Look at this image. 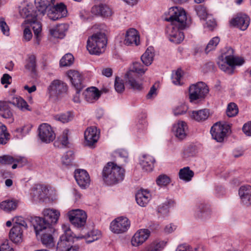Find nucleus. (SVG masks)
<instances>
[{
  "label": "nucleus",
  "instance_id": "nucleus-46",
  "mask_svg": "<svg viewBox=\"0 0 251 251\" xmlns=\"http://www.w3.org/2000/svg\"><path fill=\"white\" fill-rule=\"evenodd\" d=\"M74 56L71 53L66 54L60 60V65L62 67L70 66L73 63Z\"/></svg>",
  "mask_w": 251,
  "mask_h": 251
},
{
  "label": "nucleus",
  "instance_id": "nucleus-43",
  "mask_svg": "<svg viewBox=\"0 0 251 251\" xmlns=\"http://www.w3.org/2000/svg\"><path fill=\"white\" fill-rule=\"evenodd\" d=\"M53 11H55L62 18L66 17L67 14V10L66 6L63 3H60L52 7Z\"/></svg>",
  "mask_w": 251,
  "mask_h": 251
},
{
  "label": "nucleus",
  "instance_id": "nucleus-55",
  "mask_svg": "<svg viewBox=\"0 0 251 251\" xmlns=\"http://www.w3.org/2000/svg\"><path fill=\"white\" fill-rule=\"evenodd\" d=\"M36 68V59L34 55L29 57L27 63L25 65V68L32 72H35Z\"/></svg>",
  "mask_w": 251,
  "mask_h": 251
},
{
  "label": "nucleus",
  "instance_id": "nucleus-14",
  "mask_svg": "<svg viewBox=\"0 0 251 251\" xmlns=\"http://www.w3.org/2000/svg\"><path fill=\"white\" fill-rule=\"evenodd\" d=\"M85 144L93 147L99 138V132L95 126L88 127L84 132Z\"/></svg>",
  "mask_w": 251,
  "mask_h": 251
},
{
  "label": "nucleus",
  "instance_id": "nucleus-1",
  "mask_svg": "<svg viewBox=\"0 0 251 251\" xmlns=\"http://www.w3.org/2000/svg\"><path fill=\"white\" fill-rule=\"evenodd\" d=\"M170 16L166 20L171 22L166 28V33L169 36V31L176 34L186 26L187 19L185 11L181 8L173 7L169 11Z\"/></svg>",
  "mask_w": 251,
  "mask_h": 251
},
{
  "label": "nucleus",
  "instance_id": "nucleus-39",
  "mask_svg": "<svg viewBox=\"0 0 251 251\" xmlns=\"http://www.w3.org/2000/svg\"><path fill=\"white\" fill-rule=\"evenodd\" d=\"M74 158L75 155L74 152L72 151H69L62 156L61 162L62 164L64 166H73L75 165Z\"/></svg>",
  "mask_w": 251,
  "mask_h": 251
},
{
  "label": "nucleus",
  "instance_id": "nucleus-40",
  "mask_svg": "<svg viewBox=\"0 0 251 251\" xmlns=\"http://www.w3.org/2000/svg\"><path fill=\"white\" fill-rule=\"evenodd\" d=\"M66 27L65 24L57 25L55 28L50 30V34L55 38H62L64 36Z\"/></svg>",
  "mask_w": 251,
  "mask_h": 251
},
{
  "label": "nucleus",
  "instance_id": "nucleus-10",
  "mask_svg": "<svg viewBox=\"0 0 251 251\" xmlns=\"http://www.w3.org/2000/svg\"><path fill=\"white\" fill-rule=\"evenodd\" d=\"M130 225V222L126 217H120L111 223L110 229L115 233H123L128 230Z\"/></svg>",
  "mask_w": 251,
  "mask_h": 251
},
{
  "label": "nucleus",
  "instance_id": "nucleus-47",
  "mask_svg": "<svg viewBox=\"0 0 251 251\" xmlns=\"http://www.w3.org/2000/svg\"><path fill=\"white\" fill-rule=\"evenodd\" d=\"M184 36L183 32L181 31L178 32L176 34H173L169 31V39L172 42L176 44H179L184 39Z\"/></svg>",
  "mask_w": 251,
  "mask_h": 251
},
{
  "label": "nucleus",
  "instance_id": "nucleus-9",
  "mask_svg": "<svg viewBox=\"0 0 251 251\" xmlns=\"http://www.w3.org/2000/svg\"><path fill=\"white\" fill-rule=\"evenodd\" d=\"M68 216L70 222L75 227H81L86 224L87 215L82 210H72L68 213Z\"/></svg>",
  "mask_w": 251,
  "mask_h": 251
},
{
  "label": "nucleus",
  "instance_id": "nucleus-49",
  "mask_svg": "<svg viewBox=\"0 0 251 251\" xmlns=\"http://www.w3.org/2000/svg\"><path fill=\"white\" fill-rule=\"evenodd\" d=\"M156 184L159 186H165L168 185L170 182V178L166 175H159L156 179Z\"/></svg>",
  "mask_w": 251,
  "mask_h": 251
},
{
  "label": "nucleus",
  "instance_id": "nucleus-35",
  "mask_svg": "<svg viewBox=\"0 0 251 251\" xmlns=\"http://www.w3.org/2000/svg\"><path fill=\"white\" fill-rule=\"evenodd\" d=\"M18 206V202L14 200H7L0 203L1 209L6 212L15 210Z\"/></svg>",
  "mask_w": 251,
  "mask_h": 251
},
{
  "label": "nucleus",
  "instance_id": "nucleus-57",
  "mask_svg": "<svg viewBox=\"0 0 251 251\" xmlns=\"http://www.w3.org/2000/svg\"><path fill=\"white\" fill-rule=\"evenodd\" d=\"M115 89L118 93H122L125 90V86L123 81L119 77H116L115 80Z\"/></svg>",
  "mask_w": 251,
  "mask_h": 251
},
{
  "label": "nucleus",
  "instance_id": "nucleus-54",
  "mask_svg": "<svg viewBox=\"0 0 251 251\" xmlns=\"http://www.w3.org/2000/svg\"><path fill=\"white\" fill-rule=\"evenodd\" d=\"M182 77V71L178 69L175 73L172 74V79L173 83L175 85H181L180 79Z\"/></svg>",
  "mask_w": 251,
  "mask_h": 251
},
{
  "label": "nucleus",
  "instance_id": "nucleus-28",
  "mask_svg": "<svg viewBox=\"0 0 251 251\" xmlns=\"http://www.w3.org/2000/svg\"><path fill=\"white\" fill-rule=\"evenodd\" d=\"M10 102L0 101V116L5 119L10 120V122H13L14 119L13 113L10 109Z\"/></svg>",
  "mask_w": 251,
  "mask_h": 251
},
{
  "label": "nucleus",
  "instance_id": "nucleus-34",
  "mask_svg": "<svg viewBox=\"0 0 251 251\" xmlns=\"http://www.w3.org/2000/svg\"><path fill=\"white\" fill-rule=\"evenodd\" d=\"M154 56V50L152 47H149L145 52L141 56L142 62L146 66H150L152 62Z\"/></svg>",
  "mask_w": 251,
  "mask_h": 251
},
{
  "label": "nucleus",
  "instance_id": "nucleus-13",
  "mask_svg": "<svg viewBox=\"0 0 251 251\" xmlns=\"http://www.w3.org/2000/svg\"><path fill=\"white\" fill-rule=\"evenodd\" d=\"M54 232L52 227L46 228L39 234H41V241L42 244L48 249H52L55 246V241L52 234ZM38 235V234H37Z\"/></svg>",
  "mask_w": 251,
  "mask_h": 251
},
{
  "label": "nucleus",
  "instance_id": "nucleus-30",
  "mask_svg": "<svg viewBox=\"0 0 251 251\" xmlns=\"http://www.w3.org/2000/svg\"><path fill=\"white\" fill-rule=\"evenodd\" d=\"M154 162L155 160L152 156L144 155L140 159V164L143 170L150 172L152 171Z\"/></svg>",
  "mask_w": 251,
  "mask_h": 251
},
{
  "label": "nucleus",
  "instance_id": "nucleus-62",
  "mask_svg": "<svg viewBox=\"0 0 251 251\" xmlns=\"http://www.w3.org/2000/svg\"><path fill=\"white\" fill-rule=\"evenodd\" d=\"M48 15L49 18L53 21H56L62 18V17L58 14H57L55 11H53V9L52 8L48 11Z\"/></svg>",
  "mask_w": 251,
  "mask_h": 251
},
{
  "label": "nucleus",
  "instance_id": "nucleus-19",
  "mask_svg": "<svg viewBox=\"0 0 251 251\" xmlns=\"http://www.w3.org/2000/svg\"><path fill=\"white\" fill-rule=\"evenodd\" d=\"M137 75L132 71H128L126 75V83L134 91H141L143 89L142 83L136 79Z\"/></svg>",
  "mask_w": 251,
  "mask_h": 251
},
{
  "label": "nucleus",
  "instance_id": "nucleus-36",
  "mask_svg": "<svg viewBox=\"0 0 251 251\" xmlns=\"http://www.w3.org/2000/svg\"><path fill=\"white\" fill-rule=\"evenodd\" d=\"M10 102L22 111H31L29 106L26 101L21 97L13 98Z\"/></svg>",
  "mask_w": 251,
  "mask_h": 251
},
{
  "label": "nucleus",
  "instance_id": "nucleus-11",
  "mask_svg": "<svg viewBox=\"0 0 251 251\" xmlns=\"http://www.w3.org/2000/svg\"><path fill=\"white\" fill-rule=\"evenodd\" d=\"M229 130L230 126L228 125H221L217 123L211 127V134L214 140L222 142Z\"/></svg>",
  "mask_w": 251,
  "mask_h": 251
},
{
  "label": "nucleus",
  "instance_id": "nucleus-7",
  "mask_svg": "<svg viewBox=\"0 0 251 251\" xmlns=\"http://www.w3.org/2000/svg\"><path fill=\"white\" fill-rule=\"evenodd\" d=\"M209 92L207 86L203 82H199L189 87V99L191 102L204 98Z\"/></svg>",
  "mask_w": 251,
  "mask_h": 251
},
{
  "label": "nucleus",
  "instance_id": "nucleus-20",
  "mask_svg": "<svg viewBox=\"0 0 251 251\" xmlns=\"http://www.w3.org/2000/svg\"><path fill=\"white\" fill-rule=\"evenodd\" d=\"M150 231L148 229H142L137 231L131 239L133 246H139L145 242L150 235Z\"/></svg>",
  "mask_w": 251,
  "mask_h": 251
},
{
  "label": "nucleus",
  "instance_id": "nucleus-56",
  "mask_svg": "<svg viewBox=\"0 0 251 251\" xmlns=\"http://www.w3.org/2000/svg\"><path fill=\"white\" fill-rule=\"evenodd\" d=\"M147 70L146 68H144L140 63L135 62L133 64L132 69L129 71H132L139 74H144Z\"/></svg>",
  "mask_w": 251,
  "mask_h": 251
},
{
  "label": "nucleus",
  "instance_id": "nucleus-61",
  "mask_svg": "<svg viewBox=\"0 0 251 251\" xmlns=\"http://www.w3.org/2000/svg\"><path fill=\"white\" fill-rule=\"evenodd\" d=\"M32 37V32L28 27H25L24 30V39L26 41H29Z\"/></svg>",
  "mask_w": 251,
  "mask_h": 251
},
{
  "label": "nucleus",
  "instance_id": "nucleus-18",
  "mask_svg": "<svg viewBox=\"0 0 251 251\" xmlns=\"http://www.w3.org/2000/svg\"><path fill=\"white\" fill-rule=\"evenodd\" d=\"M172 130L177 138L183 140L187 135L188 128L185 122L178 121L174 125Z\"/></svg>",
  "mask_w": 251,
  "mask_h": 251
},
{
  "label": "nucleus",
  "instance_id": "nucleus-29",
  "mask_svg": "<svg viewBox=\"0 0 251 251\" xmlns=\"http://www.w3.org/2000/svg\"><path fill=\"white\" fill-rule=\"evenodd\" d=\"M23 229L18 226H13L9 232L10 240L15 243H19L23 241Z\"/></svg>",
  "mask_w": 251,
  "mask_h": 251
},
{
  "label": "nucleus",
  "instance_id": "nucleus-33",
  "mask_svg": "<svg viewBox=\"0 0 251 251\" xmlns=\"http://www.w3.org/2000/svg\"><path fill=\"white\" fill-rule=\"evenodd\" d=\"M211 213L209 208L201 204L196 211L195 217L199 219L206 220L210 217Z\"/></svg>",
  "mask_w": 251,
  "mask_h": 251
},
{
  "label": "nucleus",
  "instance_id": "nucleus-4",
  "mask_svg": "<svg viewBox=\"0 0 251 251\" xmlns=\"http://www.w3.org/2000/svg\"><path fill=\"white\" fill-rule=\"evenodd\" d=\"M44 218H35L34 229L36 233L39 234L43 229L52 227L51 225L56 224L60 216L58 210L53 209H46L43 211Z\"/></svg>",
  "mask_w": 251,
  "mask_h": 251
},
{
  "label": "nucleus",
  "instance_id": "nucleus-22",
  "mask_svg": "<svg viewBox=\"0 0 251 251\" xmlns=\"http://www.w3.org/2000/svg\"><path fill=\"white\" fill-rule=\"evenodd\" d=\"M238 192L243 204L246 206L250 205L251 204V186H242Z\"/></svg>",
  "mask_w": 251,
  "mask_h": 251
},
{
  "label": "nucleus",
  "instance_id": "nucleus-53",
  "mask_svg": "<svg viewBox=\"0 0 251 251\" xmlns=\"http://www.w3.org/2000/svg\"><path fill=\"white\" fill-rule=\"evenodd\" d=\"M195 10L197 15L201 19L205 20L206 17L208 16L206 8L203 5H199L196 6Z\"/></svg>",
  "mask_w": 251,
  "mask_h": 251
},
{
  "label": "nucleus",
  "instance_id": "nucleus-31",
  "mask_svg": "<svg viewBox=\"0 0 251 251\" xmlns=\"http://www.w3.org/2000/svg\"><path fill=\"white\" fill-rule=\"evenodd\" d=\"M13 162H24L23 157L19 156H12L9 155H4L0 156V165H9L12 164Z\"/></svg>",
  "mask_w": 251,
  "mask_h": 251
},
{
  "label": "nucleus",
  "instance_id": "nucleus-25",
  "mask_svg": "<svg viewBox=\"0 0 251 251\" xmlns=\"http://www.w3.org/2000/svg\"><path fill=\"white\" fill-rule=\"evenodd\" d=\"M91 12L95 15L103 17H110L113 14L112 9L107 5L104 4L94 6L91 9Z\"/></svg>",
  "mask_w": 251,
  "mask_h": 251
},
{
  "label": "nucleus",
  "instance_id": "nucleus-51",
  "mask_svg": "<svg viewBox=\"0 0 251 251\" xmlns=\"http://www.w3.org/2000/svg\"><path fill=\"white\" fill-rule=\"evenodd\" d=\"M220 42V38L218 37H215L210 40L205 48V52L208 53L211 50L215 49Z\"/></svg>",
  "mask_w": 251,
  "mask_h": 251
},
{
  "label": "nucleus",
  "instance_id": "nucleus-38",
  "mask_svg": "<svg viewBox=\"0 0 251 251\" xmlns=\"http://www.w3.org/2000/svg\"><path fill=\"white\" fill-rule=\"evenodd\" d=\"M179 177L185 181H190L194 176V172L188 167L181 169L179 172Z\"/></svg>",
  "mask_w": 251,
  "mask_h": 251
},
{
  "label": "nucleus",
  "instance_id": "nucleus-26",
  "mask_svg": "<svg viewBox=\"0 0 251 251\" xmlns=\"http://www.w3.org/2000/svg\"><path fill=\"white\" fill-rule=\"evenodd\" d=\"M32 198L34 201L43 202L47 198V189L43 186H37L36 188L32 189Z\"/></svg>",
  "mask_w": 251,
  "mask_h": 251
},
{
  "label": "nucleus",
  "instance_id": "nucleus-58",
  "mask_svg": "<svg viewBox=\"0 0 251 251\" xmlns=\"http://www.w3.org/2000/svg\"><path fill=\"white\" fill-rule=\"evenodd\" d=\"M187 110V106L185 104H181L176 107L173 111L175 115H179L185 113Z\"/></svg>",
  "mask_w": 251,
  "mask_h": 251
},
{
  "label": "nucleus",
  "instance_id": "nucleus-15",
  "mask_svg": "<svg viewBox=\"0 0 251 251\" xmlns=\"http://www.w3.org/2000/svg\"><path fill=\"white\" fill-rule=\"evenodd\" d=\"M67 75L75 90H82L85 87L82 76L79 72L71 70L68 71Z\"/></svg>",
  "mask_w": 251,
  "mask_h": 251
},
{
  "label": "nucleus",
  "instance_id": "nucleus-44",
  "mask_svg": "<svg viewBox=\"0 0 251 251\" xmlns=\"http://www.w3.org/2000/svg\"><path fill=\"white\" fill-rule=\"evenodd\" d=\"M238 113V108L237 104L234 102L228 104L226 113L228 117H232L235 116Z\"/></svg>",
  "mask_w": 251,
  "mask_h": 251
},
{
  "label": "nucleus",
  "instance_id": "nucleus-60",
  "mask_svg": "<svg viewBox=\"0 0 251 251\" xmlns=\"http://www.w3.org/2000/svg\"><path fill=\"white\" fill-rule=\"evenodd\" d=\"M0 29L3 34L8 36L9 33V27L2 18H0Z\"/></svg>",
  "mask_w": 251,
  "mask_h": 251
},
{
  "label": "nucleus",
  "instance_id": "nucleus-23",
  "mask_svg": "<svg viewBox=\"0 0 251 251\" xmlns=\"http://www.w3.org/2000/svg\"><path fill=\"white\" fill-rule=\"evenodd\" d=\"M140 43V38L137 30L130 28L126 31L124 44L127 46L135 45L138 46Z\"/></svg>",
  "mask_w": 251,
  "mask_h": 251
},
{
  "label": "nucleus",
  "instance_id": "nucleus-2",
  "mask_svg": "<svg viewBox=\"0 0 251 251\" xmlns=\"http://www.w3.org/2000/svg\"><path fill=\"white\" fill-rule=\"evenodd\" d=\"M244 62L241 57L234 56L233 50L228 48L226 52L219 57L217 64L221 70L230 75L234 73L236 66L242 65Z\"/></svg>",
  "mask_w": 251,
  "mask_h": 251
},
{
  "label": "nucleus",
  "instance_id": "nucleus-37",
  "mask_svg": "<svg viewBox=\"0 0 251 251\" xmlns=\"http://www.w3.org/2000/svg\"><path fill=\"white\" fill-rule=\"evenodd\" d=\"M209 115V110L206 109H204L198 111H193L191 114V117L195 120L199 122L207 119Z\"/></svg>",
  "mask_w": 251,
  "mask_h": 251
},
{
  "label": "nucleus",
  "instance_id": "nucleus-17",
  "mask_svg": "<svg viewBox=\"0 0 251 251\" xmlns=\"http://www.w3.org/2000/svg\"><path fill=\"white\" fill-rule=\"evenodd\" d=\"M250 18L246 14H240L230 21V24L242 30H246L249 25Z\"/></svg>",
  "mask_w": 251,
  "mask_h": 251
},
{
  "label": "nucleus",
  "instance_id": "nucleus-24",
  "mask_svg": "<svg viewBox=\"0 0 251 251\" xmlns=\"http://www.w3.org/2000/svg\"><path fill=\"white\" fill-rule=\"evenodd\" d=\"M83 95L88 102L93 103L99 99L101 93L96 87H93L86 89Z\"/></svg>",
  "mask_w": 251,
  "mask_h": 251
},
{
  "label": "nucleus",
  "instance_id": "nucleus-6",
  "mask_svg": "<svg viewBox=\"0 0 251 251\" xmlns=\"http://www.w3.org/2000/svg\"><path fill=\"white\" fill-rule=\"evenodd\" d=\"M64 233L60 237L57 243L56 251H64L72 246L71 243L74 237L76 238L74 233L71 231L67 225H62Z\"/></svg>",
  "mask_w": 251,
  "mask_h": 251
},
{
  "label": "nucleus",
  "instance_id": "nucleus-5",
  "mask_svg": "<svg viewBox=\"0 0 251 251\" xmlns=\"http://www.w3.org/2000/svg\"><path fill=\"white\" fill-rule=\"evenodd\" d=\"M106 45L105 34L104 33L98 32L88 38L87 49L90 53L99 55L104 52Z\"/></svg>",
  "mask_w": 251,
  "mask_h": 251
},
{
  "label": "nucleus",
  "instance_id": "nucleus-41",
  "mask_svg": "<svg viewBox=\"0 0 251 251\" xmlns=\"http://www.w3.org/2000/svg\"><path fill=\"white\" fill-rule=\"evenodd\" d=\"M35 3L38 12L44 15L46 9L50 5L47 0H35Z\"/></svg>",
  "mask_w": 251,
  "mask_h": 251
},
{
  "label": "nucleus",
  "instance_id": "nucleus-63",
  "mask_svg": "<svg viewBox=\"0 0 251 251\" xmlns=\"http://www.w3.org/2000/svg\"><path fill=\"white\" fill-rule=\"evenodd\" d=\"M0 251H14L11 247L8 241H5L0 246Z\"/></svg>",
  "mask_w": 251,
  "mask_h": 251
},
{
  "label": "nucleus",
  "instance_id": "nucleus-21",
  "mask_svg": "<svg viewBox=\"0 0 251 251\" xmlns=\"http://www.w3.org/2000/svg\"><path fill=\"white\" fill-rule=\"evenodd\" d=\"M25 22L30 25L36 38V43L39 45L41 40L40 37L42 31L41 23L37 21L36 16L35 15L31 19L28 18V20H25Z\"/></svg>",
  "mask_w": 251,
  "mask_h": 251
},
{
  "label": "nucleus",
  "instance_id": "nucleus-16",
  "mask_svg": "<svg viewBox=\"0 0 251 251\" xmlns=\"http://www.w3.org/2000/svg\"><path fill=\"white\" fill-rule=\"evenodd\" d=\"M75 177L78 185L82 188L88 187L90 183V176L84 170L77 169L75 172Z\"/></svg>",
  "mask_w": 251,
  "mask_h": 251
},
{
  "label": "nucleus",
  "instance_id": "nucleus-59",
  "mask_svg": "<svg viewBox=\"0 0 251 251\" xmlns=\"http://www.w3.org/2000/svg\"><path fill=\"white\" fill-rule=\"evenodd\" d=\"M205 20H206L205 26L210 30H213L216 25L215 20L211 16H207Z\"/></svg>",
  "mask_w": 251,
  "mask_h": 251
},
{
  "label": "nucleus",
  "instance_id": "nucleus-27",
  "mask_svg": "<svg viewBox=\"0 0 251 251\" xmlns=\"http://www.w3.org/2000/svg\"><path fill=\"white\" fill-rule=\"evenodd\" d=\"M151 198L150 192L147 190L141 189L136 195L137 203L141 206H145Z\"/></svg>",
  "mask_w": 251,
  "mask_h": 251
},
{
  "label": "nucleus",
  "instance_id": "nucleus-48",
  "mask_svg": "<svg viewBox=\"0 0 251 251\" xmlns=\"http://www.w3.org/2000/svg\"><path fill=\"white\" fill-rule=\"evenodd\" d=\"M1 132L0 133V144H5L10 139V134L7 132L6 127L2 125L1 126Z\"/></svg>",
  "mask_w": 251,
  "mask_h": 251
},
{
  "label": "nucleus",
  "instance_id": "nucleus-32",
  "mask_svg": "<svg viewBox=\"0 0 251 251\" xmlns=\"http://www.w3.org/2000/svg\"><path fill=\"white\" fill-rule=\"evenodd\" d=\"M101 237V232L98 229H93L90 232H88L85 235H78L76 237L77 239H81L83 238L86 239L87 243H90L94 241L98 240Z\"/></svg>",
  "mask_w": 251,
  "mask_h": 251
},
{
  "label": "nucleus",
  "instance_id": "nucleus-50",
  "mask_svg": "<svg viewBox=\"0 0 251 251\" xmlns=\"http://www.w3.org/2000/svg\"><path fill=\"white\" fill-rule=\"evenodd\" d=\"M12 221L14 224V226H19L20 228L23 229H26L27 226L26 222L24 220L23 217L21 216H16L12 219Z\"/></svg>",
  "mask_w": 251,
  "mask_h": 251
},
{
  "label": "nucleus",
  "instance_id": "nucleus-64",
  "mask_svg": "<svg viewBox=\"0 0 251 251\" xmlns=\"http://www.w3.org/2000/svg\"><path fill=\"white\" fill-rule=\"evenodd\" d=\"M242 129L246 135L247 136H251V122L245 124Z\"/></svg>",
  "mask_w": 251,
  "mask_h": 251
},
{
  "label": "nucleus",
  "instance_id": "nucleus-8",
  "mask_svg": "<svg viewBox=\"0 0 251 251\" xmlns=\"http://www.w3.org/2000/svg\"><path fill=\"white\" fill-rule=\"evenodd\" d=\"M67 86L63 81L56 79L52 81L48 88V94L50 98L55 100L66 93Z\"/></svg>",
  "mask_w": 251,
  "mask_h": 251
},
{
  "label": "nucleus",
  "instance_id": "nucleus-52",
  "mask_svg": "<svg viewBox=\"0 0 251 251\" xmlns=\"http://www.w3.org/2000/svg\"><path fill=\"white\" fill-rule=\"evenodd\" d=\"M174 201L170 200L167 202L164 203L160 206L158 209V212L162 215H166L169 212V208L170 206H173Z\"/></svg>",
  "mask_w": 251,
  "mask_h": 251
},
{
  "label": "nucleus",
  "instance_id": "nucleus-45",
  "mask_svg": "<svg viewBox=\"0 0 251 251\" xmlns=\"http://www.w3.org/2000/svg\"><path fill=\"white\" fill-rule=\"evenodd\" d=\"M73 117L74 115L71 112H67L65 113L57 115L54 117L55 120L59 121L63 123L69 122L72 120Z\"/></svg>",
  "mask_w": 251,
  "mask_h": 251
},
{
  "label": "nucleus",
  "instance_id": "nucleus-12",
  "mask_svg": "<svg viewBox=\"0 0 251 251\" xmlns=\"http://www.w3.org/2000/svg\"><path fill=\"white\" fill-rule=\"evenodd\" d=\"M38 135L42 142L49 143L55 138V134L52 127L48 124H41L38 127Z\"/></svg>",
  "mask_w": 251,
  "mask_h": 251
},
{
  "label": "nucleus",
  "instance_id": "nucleus-42",
  "mask_svg": "<svg viewBox=\"0 0 251 251\" xmlns=\"http://www.w3.org/2000/svg\"><path fill=\"white\" fill-rule=\"evenodd\" d=\"M165 243L163 241H155L151 243L146 248V251H161L164 247Z\"/></svg>",
  "mask_w": 251,
  "mask_h": 251
},
{
  "label": "nucleus",
  "instance_id": "nucleus-3",
  "mask_svg": "<svg viewBox=\"0 0 251 251\" xmlns=\"http://www.w3.org/2000/svg\"><path fill=\"white\" fill-rule=\"evenodd\" d=\"M125 175V169L113 162H108L104 167L102 171L103 181L110 185L122 181Z\"/></svg>",
  "mask_w": 251,
  "mask_h": 251
}]
</instances>
